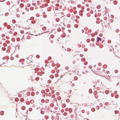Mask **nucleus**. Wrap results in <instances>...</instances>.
<instances>
[{
    "instance_id": "nucleus-2",
    "label": "nucleus",
    "mask_w": 120,
    "mask_h": 120,
    "mask_svg": "<svg viewBox=\"0 0 120 120\" xmlns=\"http://www.w3.org/2000/svg\"><path fill=\"white\" fill-rule=\"evenodd\" d=\"M110 1H111V0H109Z\"/></svg>"
},
{
    "instance_id": "nucleus-1",
    "label": "nucleus",
    "mask_w": 120,
    "mask_h": 120,
    "mask_svg": "<svg viewBox=\"0 0 120 120\" xmlns=\"http://www.w3.org/2000/svg\"><path fill=\"white\" fill-rule=\"evenodd\" d=\"M101 38L99 37H98L97 38V41L98 42L99 41H101Z\"/></svg>"
}]
</instances>
